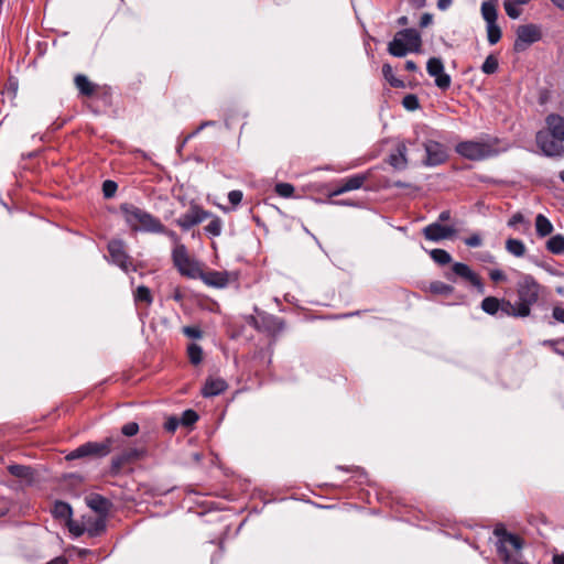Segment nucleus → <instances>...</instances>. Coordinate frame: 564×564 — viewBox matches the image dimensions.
Here are the masks:
<instances>
[{"mask_svg": "<svg viewBox=\"0 0 564 564\" xmlns=\"http://www.w3.org/2000/svg\"><path fill=\"white\" fill-rule=\"evenodd\" d=\"M543 286L530 274H524L517 283L518 301H502L501 311L512 317H528L543 292Z\"/></svg>", "mask_w": 564, "mask_h": 564, "instance_id": "f257e3e1", "label": "nucleus"}, {"mask_svg": "<svg viewBox=\"0 0 564 564\" xmlns=\"http://www.w3.org/2000/svg\"><path fill=\"white\" fill-rule=\"evenodd\" d=\"M120 210L127 225L133 231L140 230L153 234L154 231L164 230V225L160 221V219L132 204H122L120 206Z\"/></svg>", "mask_w": 564, "mask_h": 564, "instance_id": "f03ea898", "label": "nucleus"}, {"mask_svg": "<svg viewBox=\"0 0 564 564\" xmlns=\"http://www.w3.org/2000/svg\"><path fill=\"white\" fill-rule=\"evenodd\" d=\"M455 150L460 156L471 161L485 160L496 154L494 144L489 141H462Z\"/></svg>", "mask_w": 564, "mask_h": 564, "instance_id": "7ed1b4c3", "label": "nucleus"}, {"mask_svg": "<svg viewBox=\"0 0 564 564\" xmlns=\"http://www.w3.org/2000/svg\"><path fill=\"white\" fill-rule=\"evenodd\" d=\"M119 443H121V440L118 437H107L104 442H100V443L87 442V443L80 445L79 447H77L76 449H74L73 452H70L66 456V458L67 459H77V458H82V457L89 456V455L104 457L111 452L112 446L115 444L119 445Z\"/></svg>", "mask_w": 564, "mask_h": 564, "instance_id": "20e7f679", "label": "nucleus"}, {"mask_svg": "<svg viewBox=\"0 0 564 564\" xmlns=\"http://www.w3.org/2000/svg\"><path fill=\"white\" fill-rule=\"evenodd\" d=\"M172 261L174 267L182 275L195 279L199 274L198 263L188 254L185 246H177V249L172 250Z\"/></svg>", "mask_w": 564, "mask_h": 564, "instance_id": "39448f33", "label": "nucleus"}, {"mask_svg": "<svg viewBox=\"0 0 564 564\" xmlns=\"http://www.w3.org/2000/svg\"><path fill=\"white\" fill-rule=\"evenodd\" d=\"M516 35L513 48L516 52H523L530 45L542 39V31L539 25L529 23L519 25L516 31Z\"/></svg>", "mask_w": 564, "mask_h": 564, "instance_id": "423d86ee", "label": "nucleus"}, {"mask_svg": "<svg viewBox=\"0 0 564 564\" xmlns=\"http://www.w3.org/2000/svg\"><path fill=\"white\" fill-rule=\"evenodd\" d=\"M212 214L207 210H204L200 206L193 204L188 208V210L180 216L175 223L183 230H188L192 227L203 223L205 219L210 218Z\"/></svg>", "mask_w": 564, "mask_h": 564, "instance_id": "0eeeda50", "label": "nucleus"}, {"mask_svg": "<svg viewBox=\"0 0 564 564\" xmlns=\"http://www.w3.org/2000/svg\"><path fill=\"white\" fill-rule=\"evenodd\" d=\"M426 70L430 76L435 78V85L446 90L451 86V76L444 72V64L441 58L431 57L426 64Z\"/></svg>", "mask_w": 564, "mask_h": 564, "instance_id": "6e6552de", "label": "nucleus"}, {"mask_svg": "<svg viewBox=\"0 0 564 564\" xmlns=\"http://www.w3.org/2000/svg\"><path fill=\"white\" fill-rule=\"evenodd\" d=\"M108 251L111 258V261L121 268L123 271L128 272L130 268H132V261L130 257L127 254L124 250V243L121 240H111L108 243Z\"/></svg>", "mask_w": 564, "mask_h": 564, "instance_id": "1a4fd4ad", "label": "nucleus"}, {"mask_svg": "<svg viewBox=\"0 0 564 564\" xmlns=\"http://www.w3.org/2000/svg\"><path fill=\"white\" fill-rule=\"evenodd\" d=\"M536 142L541 150L549 156H562L564 154L563 141L554 139L546 131L538 132Z\"/></svg>", "mask_w": 564, "mask_h": 564, "instance_id": "9d476101", "label": "nucleus"}, {"mask_svg": "<svg viewBox=\"0 0 564 564\" xmlns=\"http://www.w3.org/2000/svg\"><path fill=\"white\" fill-rule=\"evenodd\" d=\"M424 149L426 152L425 164L430 166H435L444 163L447 159V152L443 144L436 141H426L424 143Z\"/></svg>", "mask_w": 564, "mask_h": 564, "instance_id": "9b49d317", "label": "nucleus"}, {"mask_svg": "<svg viewBox=\"0 0 564 564\" xmlns=\"http://www.w3.org/2000/svg\"><path fill=\"white\" fill-rule=\"evenodd\" d=\"M456 234L455 228L443 226L438 221L432 223L423 229V235L427 240L440 241L453 237Z\"/></svg>", "mask_w": 564, "mask_h": 564, "instance_id": "f8f14e48", "label": "nucleus"}, {"mask_svg": "<svg viewBox=\"0 0 564 564\" xmlns=\"http://www.w3.org/2000/svg\"><path fill=\"white\" fill-rule=\"evenodd\" d=\"M206 285L214 288H225L229 283V276L227 272L220 271H199L198 276Z\"/></svg>", "mask_w": 564, "mask_h": 564, "instance_id": "ddd939ff", "label": "nucleus"}, {"mask_svg": "<svg viewBox=\"0 0 564 564\" xmlns=\"http://www.w3.org/2000/svg\"><path fill=\"white\" fill-rule=\"evenodd\" d=\"M367 176L364 174H356L347 177L340 182V185L332 192V196H338L346 192L359 189L366 182Z\"/></svg>", "mask_w": 564, "mask_h": 564, "instance_id": "4468645a", "label": "nucleus"}, {"mask_svg": "<svg viewBox=\"0 0 564 564\" xmlns=\"http://www.w3.org/2000/svg\"><path fill=\"white\" fill-rule=\"evenodd\" d=\"M546 132L554 139L564 141V118L558 115H549L546 117Z\"/></svg>", "mask_w": 564, "mask_h": 564, "instance_id": "2eb2a0df", "label": "nucleus"}, {"mask_svg": "<svg viewBox=\"0 0 564 564\" xmlns=\"http://www.w3.org/2000/svg\"><path fill=\"white\" fill-rule=\"evenodd\" d=\"M453 273L470 282L474 286L482 288L479 276L465 263L456 262L452 267Z\"/></svg>", "mask_w": 564, "mask_h": 564, "instance_id": "dca6fc26", "label": "nucleus"}, {"mask_svg": "<svg viewBox=\"0 0 564 564\" xmlns=\"http://www.w3.org/2000/svg\"><path fill=\"white\" fill-rule=\"evenodd\" d=\"M251 321L252 325L257 329H264L270 333L281 332L284 327L283 322L279 317L272 315L263 316L261 324H259L258 319H256L254 317H251Z\"/></svg>", "mask_w": 564, "mask_h": 564, "instance_id": "f3484780", "label": "nucleus"}, {"mask_svg": "<svg viewBox=\"0 0 564 564\" xmlns=\"http://www.w3.org/2000/svg\"><path fill=\"white\" fill-rule=\"evenodd\" d=\"M406 152L408 149L405 143H399L395 148V151L389 156L390 165L397 170H404L408 165Z\"/></svg>", "mask_w": 564, "mask_h": 564, "instance_id": "a211bd4d", "label": "nucleus"}, {"mask_svg": "<svg viewBox=\"0 0 564 564\" xmlns=\"http://www.w3.org/2000/svg\"><path fill=\"white\" fill-rule=\"evenodd\" d=\"M405 45L410 47L411 52H419L422 40L420 33L415 29H404L398 32Z\"/></svg>", "mask_w": 564, "mask_h": 564, "instance_id": "6ab92c4d", "label": "nucleus"}, {"mask_svg": "<svg viewBox=\"0 0 564 564\" xmlns=\"http://www.w3.org/2000/svg\"><path fill=\"white\" fill-rule=\"evenodd\" d=\"M227 388V383L224 379L220 378H209L204 388L203 395L204 397H215L224 392Z\"/></svg>", "mask_w": 564, "mask_h": 564, "instance_id": "aec40b11", "label": "nucleus"}, {"mask_svg": "<svg viewBox=\"0 0 564 564\" xmlns=\"http://www.w3.org/2000/svg\"><path fill=\"white\" fill-rule=\"evenodd\" d=\"M388 52L395 57H403L411 51L410 47L405 45L399 33H397L394 39L388 45Z\"/></svg>", "mask_w": 564, "mask_h": 564, "instance_id": "412c9836", "label": "nucleus"}, {"mask_svg": "<svg viewBox=\"0 0 564 564\" xmlns=\"http://www.w3.org/2000/svg\"><path fill=\"white\" fill-rule=\"evenodd\" d=\"M554 230L552 223L543 214H538L535 217V231L540 238L551 235Z\"/></svg>", "mask_w": 564, "mask_h": 564, "instance_id": "4be33fe9", "label": "nucleus"}, {"mask_svg": "<svg viewBox=\"0 0 564 564\" xmlns=\"http://www.w3.org/2000/svg\"><path fill=\"white\" fill-rule=\"evenodd\" d=\"M497 1L498 0H487L481 3V15L487 24L497 22Z\"/></svg>", "mask_w": 564, "mask_h": 564, "instance_id": "5701e85b", "label": "nucleus"}, {"mask_svg": "<svg viewBox=\"0 0 564 564\" xmlns=\"http://www.w3.org/2000/svg\"><path fill=\"white\" fill-rule=\"evenodd\" d=\"M52 513L54 518L63 520L67 523L72 518L73 511L68 503L63 501H56L53 506Z\"/></svg>", "mask_w": 564, "mask_h": 564, "instance_id": "b1692460", "label": "nucleus"}, {"mask_svg": "<svg viewBox=\"0 0 564 564\" xmlns=\"http://www.w3.org/2000/svg\"><path fill=\"white\" fill-rule=\"evenodd\" d=\"M87 505L94 511L104 514L109 509V501L100 495H91L87 498Z\"/></svg>", "mask_w": 564, "mask_h": 564, "instance_id": "393cba45", "label": "nucleus"}, {"mask_svg": "<svg viewBox=\"0 0 564 564\" xmlns=\"http://www.w3.org/2000/svg\"><path fill=\"white\" fill-rule=\"evenodd\" d=\"M506 250L514 257H523L527 248L520 239L509 238L506 241Z\"/></svg>", "mask_w": 564, "mask_h": 564, "instance_id": "a878e982", "label": "nucleus"}, {"mask_svg": "<svg viewBox=\"0 0 564 564\" xmlns=\"http://www.w3.org/2000/svg\"><path fill=\"white\" fill-rule=\"evenodd\" d=\"M546 249L553 254L564 253V236L558 234L551 237L546 242Z\"/></svg>", "mask_w": 564, "mask_h": 564, "instance_id": "bb28decb", "label": "nucleus"}, {"mask_svg": "<svg viewBox=\"0 0 564 564\" xmlns=\"http://www.w3.org/2000/svg\"><path fill=\"white\" fill-rule=\"evenodd\" d=\"M8 470L12 476L25 480L31 479L33 475L32 468L24 465H9Z\"/></svg>", "mask_w": 564, "mask_h": 564, "instance_id": "cd10ccee", "label": "nucleus"}, {"mask_svg": "<svg viewBox=\"0 0 564 564\" xmlns=\"http://www.w3.org/2000/svg\"><path fill=\"white\" fill-rule=\"evenodd\" d=\"M382 75L384 79L394 88H404L405 84L403 80L397 78L393 74L392 66L390 64L382 65Z\"/></svg>", "mask_w": 564, "mask_h": 564, "instance_id": "c85d7f7f", "label": "nucleus"}, {"mask_svg": "<svg viewBox=\"0 0 564 564\" xmlns=\"http://www.w3.org/2000/svg\"><path fill=\"white\" fill-rule=\"evenodd\" d=\"M75 85L77 89L85 96L94 94L95 87L85 75H77L75 77Z\"/></svg>", "mask_w": 564, "mask_h": 564, "instance_id": "c756f323", "label": "nucleus"}, {"mask_svg": "<svg viewBox=\"0 0 564 564\" xmlns=\"http://www.w3.org/2000/svg\"><path fill=\"white\" fill-rule=\"evenodd\" d=\"M501 306L502 302L494 296L485 297L481 302L482 311L490 315H495L499 310H501Z\"/></svg>", "mask_w": 564, "mask_h": 564, "instance_id": "7c9ffc66", "label": "nucleus"}, {"mask_svg": "<svg viewBox=\"0 0 564 564\" xmlns=\"http://www.w3.org/2000/svg\"><path fill=\"white\" fill-rule=\"evenodd\" d=\"M204 229L209 236L218 237L223 231V221L218 216H213Z\"/></svg>", "mask_w": 564, "mask_h": 564, "instance_id": "2f4dec72", "label": "nucleus"}, {"mask_svg": "<svg viewBox=\"0 0 564 564\" xmlns=\"http://www.w3.org/2000/svg\"><path fill=\"white\" fill-rule=\"evenodd\" d=\"M430 256L441 265L448 264L452 261L451 254L444 249H433L431 250Z\"/></svg>", "mask_w": 564, "mask_h": 564, "instance_id": "473e14b6", "label": "nucleus"}, {"mask_svg": "<svg viewBox=\"0 0 564 564\" xmlns=\"http://www.w3.org/2000/svg\"><path fill=\"white\" fill-rule=\"evenodd\" d=\"M487 37L491 45L498 43L501 39V30L497 22L487 24Z\"/></svg>", "mask_w": 564, "mask_h": 564, "instance_id": "72a5a7b5", "label": "nucleus"}, {"mask_svg": "<svg viewBox=\"0 0 564 564\" xmlns=\"http://www.w3.org/2000/svg\"><path fill=\"white\" fill-rule=\"evenodd\" d=\"M188 358L192 364L198 365L203 359L202 347L197 344H191L187 348Z\"/></svg>", "mask_w": 564, "mask_h": 564, "instance_id": "f704fd0d", "label": "nucleus"}, {"mask_svg": "<svg viewBox=\"0 0 564 564\" xmlns=\"http://www.w3.org/2000/svg\"><path fill=\"white\" fill-rule=\"evenodd\" d=\"M135 302H145L147 304L152 303V295L149 288L140 285L134 292Z\"/></svg>", "mask_w": 564, "mask_h": 564, "instance_id": "c9c22d12", "label": "nucleus"}, {"mask_svg": "<svg viewBox=\"0 0 564 564\" xmlns=\"http://www.w3.org/2000/svg\"><path fill=\"white\" fill-rule=\"evenodd\" d=\"M498 65H499L498 64V59L494 55H489V56H487V58L482 63L481 70L485 74L490 75V74H494V73L497 72Z\"/></svg>", "mask_w": 564, "mask_h": 564, "instance_id": "e433bc0d", "label": "nucleus"}, {"mask_svg": "<svg viewBox=\"0 0 564 564\" xmlns=\"http://www.w3.org/2000/svg\"><path fill=\"white\" fill-rule=\"evenodd\" d=\"M274 191L279 196L289 198L294 193V186L290 183H278Z\"/></svg>", "mask_w": 564, "mask_h": 564, "instance_id": "4c0bfd02", "label": "nucleus"}, {"mask_svg": "<svg viewBox=\"0 0 564 564\" xmlns=\"http://www.w3.org/2000/svg\"><path fill=\"white\" fill-rule=\"evenodd\" d=\"M505 11L507 15L511 19H518L521 15V9L518 4L513 3L511 0H505L503 2Z\"/></svg>", "mask_w": 564, "mask_h": 564, "instance_id": "58836bf2", "label": "nucleus"}, {"mask_svg": "<svg viewBox=\"0 0 564 564\" xmlns=\"http://www.w3.org/2000/svg\"><path fill=\"white\" fill-rule=\"evenodd\" d=\"M121 453L126 457L127 462L130 463L141 458L144 454V451L137 447H130L122 451Z\"/></svg>", "mask_w": 564, "mask_h": 564, "instance_id": "ea45409f", "label": "nucleus"}, {"mask_svg": "<svg viewBox=\"0 0 564 564\" xmlns=\"http://www.w3.org/2000/svg\"><path fill=\"white\" fill-rule=\"evenodd\" d=\"M402 105L409 111H414V110L419 109V107H420V102H419L417 97L415 95H412V94L406 95L403 98Z\"/></svg>", "mask_w": 564, "mask_h": 564, "instance_id": "a19ab883", "label": "nucleus"}, {"mask_svg": "<svg viewBox=\"0 0 564 564\" xmlns=\"http://www.w3.org/2000/svg\"><path fill=\"white\" fill-rule=\"evenodd\" d=\"M453 290H454L453 286H451V285H448V284H446L444 282L437 281V282H433L431 284V291L436 293V294H445V295H447V294H451L453 292Z\"/></svg>", "mask_w": 564, "mask_h": 564, "instance_id": "79ce46f5", "label": "nucleus"}, {"mask_svg": "<svg viewBox=\"0 0 564 564\" xmlns=\"http://www.w3.org/2000/svg\"><path fill=\"white\" fill-rule=\"evenodd\" d=\"M198 420V415L193 410H186L183 412L182 417L180 419L181 423L185 426H189L194 424Z\"/></svg>", "mask_w": 564, "mask_h": 564, "instance_id": "37998d69", "label": "nucleus"}, {"mask_svg": "<svg viewBox=\"0 0 564 564\" xmlns=\"http://www.w3.org/2000/svg\"><path fill=\"white\" fill-rule=\"evenodd\" d=\"M153 234H164V235H166L170 238V240L173 242V245H174L173 249H177V246H184L181 242L180 236L175 231L166 229L165 226H164V230L163 231H154Z\"/></svg>", "mask_w": 564, "mask_h": 564, "instance_id": "c03bdc74", "label": "nucleus"}, {"mask_svg": "<svg viewBox=\"0 0 564 564\" xmlns=\"http://www.w3.org/2000/svg\"><path fill=\"white\" fill-rule=\"evenodd\" d=\"M117 183L113 182V181H105L104 184H102V192H104V195L105 197L107 198H110L115 195L116 191H117Z\"/></svg>", "mask_w": 564, "mask_h": 564, "instance_id": "a18cd8bd", "label": "nucleus"}, {"mask_svg": "<svg viewBox=\"0 0 564 564\" xmlns=\"http://www.w3.org/2000/svg\"><path fill=\"white\" fill-rule=\"evenodd\" d=\"M121 432L124 436H134L139 432V425L135 422L127 423L122 426Z\"/></svg>", "mask_w": 564, "mask_h": 564, "instance_id": "49530a36", "label": "nucleus"}, {"mask_svg": "<svg viewBox=\"0 0 564 564\" xmlns=\"http://www.w3.org/2000/svg\"><path fill=\"white\" fill-rule=\"evenodd\" d=\"M242 196V192L238 189L228 193V199L234 206H237L241 203Z\"/></svg>", "mask_w": 564, "mask_h": 564, "instance_id": "de8ad7c7", "label": "nucleus"}, {"mask_svg": "<svg viewBox=\"0 0 564 564\" xmlns=\"http://www.w3.org/2000/svg\"><path fill=\"white\" fill-rule=\"evenodd\" d=\"M481 242H482L481 237L478 234H474L465 239V243L471 248L479 247L481 245Z\"/></svg>", "mask_w": 564, "mask_h": 564, "instance_id": "09e8293b", "label": "nucleus"}, {"mask_svg": "<svg viewBox=\"0 0 564 564\" xmlns=\"http://www.w3.org/2000/svg\"><path fill=\"white\" fill-rule=\"evenodd\" d=\"M181 421L180 419L175 417V416H171L167 419V421L165 422V430L169 431V432H175V430L177 429V426L180 425Z\"/></svg>", "mask_w": 564, "mask_h": 564, "instance_id": "8fccbe9b", "label": "nucleus"}, {"mask_svg": "<svg viewBox=\"0 0 564 564\" xmlns=\"http://www.w3.org/2000/svg\"><path fill=\"white\" fill-rule=\"evenodd\" d=\"M184 334L191 338H200L202 330L197 327L186 326L183 329Z\"/></svg>", "mask_w": 564, "mask_h": 564, "instance_id": "3c124183", "label": "nucleus"}, {"mask_svg": "<svg viewBox=\"0 0 564 564\" xmlns=\"http://www.w3.org/2000/svg\"><path fill=\"white\" fill-rule=\"evenodd\" d=\"M489 275L494 282H502L507 280V275L501 270L498 269L491 270L489 272Z\"/></svg>", "mask_w": 564, "mask_h": 564, "instance_id": "603ef678", "label": "nucleus"}, {"mask_svg": "<svg viewBox=\"0 0 564 564\" xmlns=\"http://www.w3.org/2000/svg\"><path fill=\"white\" fill-rule=\"evenodd\" d=\"M522 223H525L523 215L521 213H516L508 220V226L514 228V227H517L518 224H522Z\"/></svg>", "mask_w": 564, "mask_h": 564, "instance_id": "864d4df0", "label": "nucleus"}, {"mask_svg": "<svg viewBox=\"0 0 564 564\" xmlns=\"http://www.w3.org/2000/svg\"><path fill=\"white\" fill-rule=\"evenodd\" d=\"M127 463L128 462H127L126 457L123 456L122 453H120L119 455H117L112 458V468L120 469Z\"/></svg>", "mask_w": 564, "mask_h": 564, "instance_id": "5fc2aeb1", "label": "nucleus"}, {"mask_svg": "<svg viewBox=\"0 0 564 564\" xmlns=\"http://www.w3.org/2000/svg\"><path fill=\"white\" fill-rule=\"evenodd\" d=\"M552 316L558 323L564 324V308L555 306L552 311Z\"/></svg>", "mask_w": 564, "mask_h": 564, "instance_id": "6e6d98bb", "label": "nucleus"}, {"mask_svg": "<svg viewBox=\"0 0 564 564\" xmlns=\"http://www.w3.org/2000/svg\"><path fill=\"white\" fill-rule=\"evenodd\" d=\"M433 21V17L432 14L430 13H424L422 17H421V21H420V26L421 28H426L429 26Z\"/></svg>", "mask_w": 564, "mask_h": 564, "instance_id": "4d7b16f0", "label": "nucleus"}, {"mask_svg": "<svg viewBox=\"0 0 564 564\" xmlns=\"http://www.w3.org/2000/svg\"><path fill=\"white\" fill-rule=\"evenodd\" d=\"M478 259L484 261V262L492 263L494 260H495V257L491 253H489V252H482V253L479 254Z\"/></svg>", "mask_w": 564, "mask_h": 564, "instance_id": "13d9d810", "label": "nucleus"}, {"mask_svg": "<svg viewBox=\"0 0 564 564\" xmlns=\"http://www.w3.org/2000/svg\"><path fill=\"white\" fill-rule=\"evenodd\" d=\"M453 3V0H438L437 8L442 11L448 9Z\"/></svg>", "mask_w": 564, "mask_h": 564, "instance_id": "bf43d9fd", "label": "nucleus"}, {"mask_svg": "<svg viewBox=\"0 0 564 564\" xmlns=\"http://www.w3.org/2000/svg\"><path fill=\"white\" fill-rule=\"evenodd\" d=\"M67 525H68L69 531L72 533H74L75 535L82 534V532H83L82 529L78 525L74 524L70 520H69V522H67Z\"/></svg>", "mask_w": 564, "mask_h": 564, "instance_id": "052dcab7", "label": "nucleus"}, {"mask_svg": "<svg viewBox=\"0 0 564 564\" xmlns=\"http://www.w3.org/2000/svg\"><path fill=\"white\" fill-rule=\"evenodd\" d=\"M558 343H560V339H545V340H543L542 345L551 347L554 350V348H558L557 347Z\"/></svg>", "mask_w": 564, "mask_h": 564, "instance_id": "680f3d73", "label": "nucleus"}, {"mask_svg": "<svg viewBox=\"0 0 564 564\" xmlns=\"http://www.w3.org/2000/svg\"><path fill=\"white\" fill-rule=\"evenodd\" d=\"M47 564H67V560L64 556H58L50 561Z\"/></svg>", "mask_w": 564, "mask_h": 564, "instance_id": "e2e57ef3", "label": "nucleus"}, {"mask_svg": "<svg viewBox=\"0 0 564 564\" xmlns=\"http://www.w3.org/2000/svg\"><path fill=\"white\" fill-rule=\"evenodd\" d=\"M405 69L409 72H415L417 69V66L413 61H406Z\"/></svg>", "mask_w": 564, "mask_h": 564, "instance_id": "0e129e2a", "label": "nucleus"}, {"mask_svg": "<svg viewBox=\"0 0 564 564\" xmlns=\"http://www.w3.org/2000/svg\"><path fill=\"white\" fill-rule=\"evenodd\" d=\"M451 218V213L449 210H444L442 212L440 215H438V220L440 221H446Z\"/></svg>", "mask_w": 564, "mask_h": 564, "instance_id": "69168bd1", "label": "nucleus"}, {"mask_svg": "<svg viewBox=\"0 0 564 564\" xmlns=\"http://www.w3.org/2000/svg\"><path fill=\"white\" fill-rule=\"evenodd\" d=\"M410 2L417 9L423 8L426 4V0H410Z\"/></svg>", "mask_w": 564, "mask_h": 564, "instance_id": "338daca9", "label": "nucleus"}, {"mask_svg": "<svg viewBox=\"0 0 564 564\" xmlns=\"http://www.w3.org/2000/svg\"><path fill=\"white\" fill-rule=\"evenodd\" d=\"M553 564H564V553L554 555Z\"/></svg>", "mask_w": 564, "mask_h": 564, "instance_id": "774afa93", "label": "nucleus"}]
</instances>
